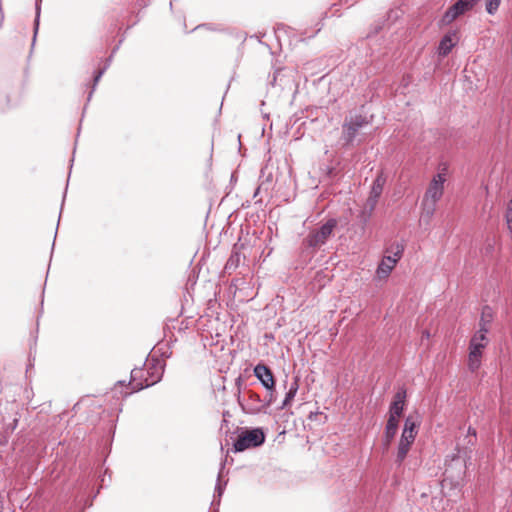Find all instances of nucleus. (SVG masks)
Instances as JSON below:
<instances>
[{
	"mask_svg": "<svg viewBox=\"0 0 512 512\" xmlns=\"http://www.w3.org/2000/svg\"><path fill=\"white\" fill-rule=\"evenodd\" d=\"M418 427H419L418 420L414 416L409 415L405 419L404 428H403V431H402V434L400 437V441L412 445L415 441L417 434H418Z\"/></svg>",
	"mask_w": 512,
	"mask_h": 512,
	"instance_id": "1a4fd4ad",
	"label": "nucleus"
},
{
	"mask_svg": "<svg viewBox=\"0 0 512 512\" xmlns=\"http://www.w3.org/2000/svg\"><path fill=\"white\" fill-rule=\"evenodd\" d=\"M254 375L266 390H274L275 379L271 369L265 364L259 363L254 367Z\"/></svg>",
	"mask_w": 512,
	"mask_h": 512,
	"instance_id": "6e6552de",
	"label": "nucleus"
},
{
	"mask_svg": "<svg viewBox=\"0 0 512 512\" xmlns=\"http://www.w3.org/2000/svg\"><path fill=\"white\" fill-rule=\"evenodd\" d=\"M37 17H39V13L37 14ZM38 25H39V20H38V18H36V21H35V33L38 30Z\"/></svg>",
	"mask_w": 512,
	"mask_h": 512,
	"instance_id": "bb28decb",
	"label": "nucleus"
},
{
	"mask_svg": "<svg viewBox=\"0 0 512 512\" xmlns=\"http://www.w3.org/2000/svg\"><path fill=\"white\" fill-rule=\"evenodd\" d=\"M505 217H506L507 227L512 234V200H510L507 204Z\"/></svg>",
	"mask_w": 512,
	"mask_h": 512,
	"instance_id": "412c9836",
	"label": "nucleus"
},
{
	"mask_svg": "<svg viewBox=\"0 0 512 512\" xmlns=\"http://www.w3.org/2000/svg\"><path fill=\"white\" fill-rule=\"evenodd\" d=\"M233 264H234V257H233V256H231V257H230V259L228 260V262H227V265H226V266H227V267H229V266H231V265H233Z\"/></svg>",
	"mask_w": 512,
	"mask_h": 512,
	"instance_id": "a878e982",
	"label": "nucleus"
},
{
	"mask_svg": "<svg viewBox=\"0 0 512 512\" xmlns=\"http://www.w3.org/2000/svg\"><path fill=\"white\" fill-rule=\"evenodd\" d=\"M448 166L443 163L438 167L437 173L431 179L428 188L423 196L421 208V219L429 222L433 217L437 202L442 198L444 193V184L448 179Z\"/></svg>",
	"mask_w": 512,
	"mask_h": 512,
	"instance_id": "f257e3e1",
	"label": "nucleus"
},
{
	"mask_svg": "<svg viewBox=\"0 0 512 512\" xmlns=\"http://www.w3.org/2000/svg\"><path fill=\"white\" fill-rule=\"evenodd\" d=\"M482 350H478L475 346H469V355H468V369L471 372L477 371L481 366L482 360Z\"/></svg>",
	"mask_w": 512,
	"mask_h": 512,
	"instance_id": "ddd939ff",
	"label": "nucleus"
},
{
	"mask_svg": "<svg viewBox=\"0 0 512 512\" xmlns=\"http://www.w3.org/2000/svg\"><path fill=\"white\" fill-rule=\"evenodd\" d=\"M378 199H379V196H376L373 194L369 195V197L366 201L365 207H364V211H363V213H367V217L371 216L372 212L374 211V209L377 205Z\"/></svg>",
	"mask_w": 512,
	"mask_h": 512,
	"instance_id": "a211bd4d",
	"label": "nucleus"
},
{
	"mask_svg": "<svg viewBox=\"0 0 512 512\" xmlns=\"http://www.w3.org/2000/svg\"><path fill=\"white\" fill-rule=\"evenodd\" d=\"M487 332L488 328L485 326V324H481L480 329L471 338L469 346H475L478 350L483 351L489 342L487 338Z\"/></svg>",
	"mask_w": 512,
	"mask_h": 512,
	"instance_id": "9b49d317",
	"label": "nucleus"
},
{
	"mask_svg": "<svg viewBox=\"0 0 512 512\" xmlns=\"http://www.w3.org/2000/svg\"><path fill=\"white\" fill-rule=\"evenodd\" d=\"M404 405H400L394 402H391L388 412L389 418L398 419L402 416V413L404 411Z\"/></svg>",
	"mask_w": 512,
	"mask_h": 512,
	"instance_id": "6ab92c4d",
	"label": "nucleus"
},
{
	"mask_svg": "<svg viewBox=\"0 0 512 512\" xmlns=\"http://www.w3.org/2000/svg\"><path fill=\"white\" fill-rule=\"evenodd\" d=\"M398 419L389 418L385 427V439L387 445L391 442V440L395 437L398 430Z\"/></svg>",
	"mask_w": 512,
	"mask_h": 512,
	"instance_id": "4468645a",
	"label": "nucleus"
},
{
	"mask_svg": "<svg viewBox=\"0 0 512 512\" xmlns=\"http://www.w3.org/2000/svg\"><path fill=\"white\" fill-rule=\"evenodd\" d=\"M386 183V177L383 172L378 173L377 177L373 181L370 194L381 196L383 187Z\"/></svg>",
	"mask_w": 512,
	"mask_h": 512,
	"instance_id": "2eb2a0df",
	"label": "nucleus"
},
{
	"mask_svg": "<svg viewBox=\"0 0 512 512\" xmlns=\"http://www.w3.org/2000/svg\"><path fill=\"white\" fill-rule=\"evenodd\" d=\"M501 0H487L486 1V11L489 14H494L499 8Z\"/></svg>",
	"mask_w": 512,
	"mask_h": 512,
	"instance_id": "aec40b11",
	"label": "nucleus"
},
{
	"mask_svg": "<svg viewBox=\"0 0 512 512\" xmlns=\"http://www.w3.org/2000/svg\"><path fill=\"white\" fill-rule=\"evenodd\" d=\"M369 124L362 115H350L345 118L342 125V139L345 145H351L359 132Z\"/></svg>",
	"mask_w": 512,
	"mask_h": 512,
	"instance_id": "39448f33",
	"label": "nucleus"
},
{
	"mask_svg": "<svg viewBox=\"0 0 512 512\" xmlns=\"http://www.w3.org/2000/svg\"><path fill=\"white\" fill-rule=\"evenodd\" d=\"M405 399H406V391L404 389H401L396 392V394L393 397L392 402L405 406Z\"/></svg>",
	"mask_w": 512,
	"mask_h": 512,
	"instance_id": "4be33fe9",
	"label": "nucleus"
},
{
	"mask_svg": "<svg viewBox=\"0 0 512 512\" xmlns=\"http://www.w3.org/2000/svg\"><path fill=\"white\" fill-rule=\"evenodd\" d=\"M458 39V32L456 30L449 31L447 34H445L438 46L439 55H448L451 52L452 48L457 44Z\"/></svg>",
	"mask_w": 512,
	"mask_h": 512,
	"instance_id": "9d476101",
	"label": "nucleus"
},
{
	"mask_svg": "<svg viewBox=\"0 0 512 512\" xmlns=\"http://www.w3.org/2000/svg\"><path fill=\"white\" fill-rule=\"evenodd\" d=\"M163 375V365L159 360H152L146 364L145 369L136 368L131 371L129 383L134 391L156 384Z\"/></svg>",
	"mask_w": 512,
	"mask_h": 512,
	"instance_id": "f03ea898",
	"label": "nucleus"
},
{
	"mask_svg": "<svg viewBox=\"0 0 512 512\" xmlns=\"http://www.w3.org/2000/svg\"><path fill=\"white\" fill-rule=\"evenodd\" d=\"M411 446L412 445H410L408 443L399 441L398 449H397V454H396V462L398 464H401L404 461V459L406 458V456H407Z\"/></svg>",
	"mask_w": 512,
	"mask_h": 512,
	"instance_id": "f3484780",
	"label": "nucleus"
},
{
	"mask_svg": "<svg viewBox=\"0 0 512 512\" xmlns=\"http://www.w3.org/2000/svg\"><path fill=\"white\" fill-rule=\"evenodd\" d=\"M403 251H404V246L399 243L392 245L391 247H389L386 250L388 255H385L382 258V260L376 270V277L379 280L386 279L390 275V273L396 266L397 262L400 260Z\"/></svg>",
	"mask_w": 512,
	"mask_h": 512,
	"instance_id": "7ed1b4c3",
	"label": "nucleus"
},
{
	"mask_svg": "<svg viewBox=\"0 0 512 512\" xmlns=\"http://www.w3.org/2000/svg\"><path fill=\"white\" fill-rule=\"evenodd\" d=\"M265 441V434L260 428L245 429L238 435L234 443L236 452H242L250 448L262 445Z\"/></svg>",
	"mask_w": 512,
	"mask_h": 512,
	"instance_id": "20e7f679",
	"label": "nucleus"
},
{
	"mask_svg": "<svg viewBox=\"0 0 512 512\" xmlns=\"http://www.w3.org/2000/svg\"><path fill=\"white\" fill-rule=\"evenodd\" d=\"M336 224L335 219H330L318 230L310 232L305 239L306 245L315 249L325 244L328 238L332 235Z\"/></svg>",
	"mask_w": 512,
	"mask_h": 512,
	"instance_id": "423d86ee",
	"label": "nucleus"
},
{
	"mask_svg": "<svg viewBox=\"0 0 512 512\" xmlns=\"http://www.w3.org/2000/svg\"><path fill=\"white\" fill-rule=\"evenodd\" d=\"M104 70H105V68H104L103 70H100V71L95 75V77H94V85H96V84L99 82L100 78L102 77V75H103V73H104Z\"/></svg>",
	"mask_w": 512,
	"mask_h": 512,
	"instance_id": "393cba45",
	"label": "nucleus"
},
{
	"mask_svg": "<svg viewBox=\"0 0 512 512\" xmlns=\"http://www.w3.org/2000/svg\"><path fill=\"white\" fill-rule=\"evenodd\" d=\"M220 477H221V473H219L218 482H217L216 487H215V494H217L218 497H221V495L223 493V487H222V484L220 482Z\"/></svg>",
	"mask_w": 512,
	"mask_h": 512,
	"instance_id": "b1692460",
	"label": "nucleus"
},
{
	"mask_svg": "<svg viewBox=\"0 0 512 512\" xmlns=\"http://www.w3.org/2000/svg\"><path fill=\"white\" fill-rule=\"evenodd\" d=\"M297 391H298V383H297V381H295L291 384L289 391L286 393L285 399L281 406L282 409L291 405L292 401L294 400V398L296 396Z\"/></svg>",
	"mask_w": 512,
	"mask_h": 512,
	"instance_id": "dca6fc26",
	"label": "nucleus"
},
{
	"mask_svg": "<svg viewBox=\"0 0 512 512\" xmlns=\"http://www.w3.org/2000/svg\"><path fill=\"white\" fill-rule=\"evenodd\" d=\"M476 4V0H458L453 4L442 16L440 20L441 26H448L458 17L472 10Z\"/></svg>",
	"mask_w": 512,
	"mask_h": 512,
	"instance_id": "0eeeda50",
	"label": "nucleus"
},
{
	"mask_svg": "<svg viewBox=\"0 0 512 512\" xmlns=\"http://www.w3.org/2000/svg\"><path fill=\"white\" fill-rule=\"evenodd\" d=\"M248 396L249 402L245 408V411L249 414H258L260 412H264V400L261 399L260 395L253 391H249Z\"/></svg>",
	"mask_w": 512,
	"mask_h": 512,
	"instance_id": "f8f14e48",
	"label": "nucleus"
},
{
	"mask_svg": "<svg viewBox=\"0 0 512 512\" xmlns=\"http://www.w3.org/2000/svg\"><path fill=\"white\" fill-rule=\"evenodd\" d=\"M268 391V395L266 397V399L264 400V412L266 411V409L272 405L275 401V389L274 390H267Z\"/></svg>",
	"mask_w": 512,
	"mask_h": 512,
	"instance_id": "5701e85b",
	"label": "nucleus"
}]
</instances>
